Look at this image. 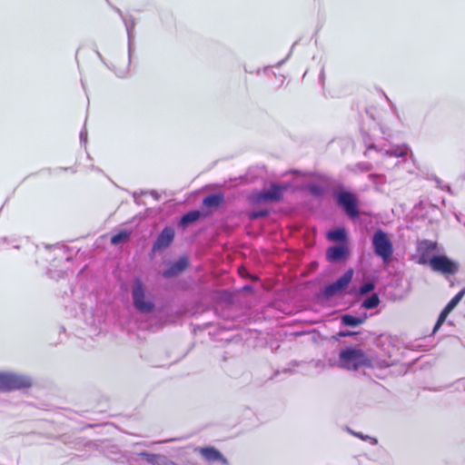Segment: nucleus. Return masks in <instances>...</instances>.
<instances>
[{"label": "nucleus", "mask_w": 465, "mask_h": 465, "mask_svg": "<svg viewBox=\"0 0 465 465\" xmlns=\"http://www.w3.org/2000/svg\"><path fill=\"white\" fill-rule=\"evenodd\" d=\"M339 362L341 368L357 370L361 367L373 368L376 360L361 349L348 347L341 350L339 354Z\"/></svg>", "instance_id": "f257e3e1"}, {"label": "nucleus", "mask_w": 465, "mask_h": 465, "mask_svg": "<svg viewBox=\"0 0 465 465\" xmlns=\"http://www.w3.org/2000/svg\"><path fill=\"white\" fill-rule=\"evenodd\" d=\"M132 298L134 308L142 313H150L154 309L153 296L147 292L140 279H135L132 287Z\"/></svg>", "instance_id": "f03ea898"}, {"label": "nucleus", "mask_w": 465, "mask_h": 465, "mask_svg": "<svg viewBox=\"0 0 465 465\" xmlns=\"http://www.w3.org/2000/svg\"><path fill=\"white\" fill-rule=\"evenodd\" d=\"M371 243L375 254L381 257L383 262H389L393 253V245L387 233L381 229L377 230L372 236Z\"/></svg>", "instance_id": "7ed1b4c3"}, {"label": "nucleus", "mask_w": 465, "mask_h": 465, "mask_svg": "<svg viewBox=\"0 0 465 465\" xmlns=\"http://www.w3.org/2000/svg\"><path fill=\"white\" fill-rule=\"evenodd\" d=\"M31 385L30 378L12 371H0V391H9Z\"/></svg>", "instance_id": "20e7f679"}, {"label": "nucleus", "mask_w": 465, "mask_h": 465, "mask_svg": "<svg viewBox=\"0 0 465 465\" xmlns=\"http://www.w3.org/2000/svg\"><path fill=\"white\" fill-rule=\"evenodd\" d=\"M429 265L433 272L441 273L444 276L454 275L460 270L459 262L450 260L445 255L432 256Z\"/></svg>", "instance_id": "39448f33"}, {"label": "nucleus", "mask_w": 465, "mask_h": 465, "mask_svg": "<svg viewBox=\"0 0 465 465\" xmlns=\"http://www.w3.org/2000/svg\"><path fill=\"white\" fill-rule=\"evenodd\" d=\"M337 203L344 210L351 218H356L359 215L357 197L351 192L341 191L335 193Z\"/></svg>", "instance_id": "423d86ee"}, {"label": "nucleus", "mask_w": 465, "mask_h": 465, "mask_svg": "<svg viewBox=\"0 0 465 465\" xmlns=\"http://www.w3.org/2000/svg\"><path fill=\"white\" fill-rule=\"evenodd\" d=\"M353 276V270L349 269L342 276H341L334 282L328 284L323 289V295L327 298L333 297L341 292H342L349 283L351 282Z\"/></svg>", "instance_id": "0eeeda50"}, {"label": "nucleus", "mask_w": 465, "mask_h": 465, "mask_svg": "<svg viewBox=\"0 0 465 465\" xmlns=\"http://www.w3.org/2000/svg\"><path fill=\"white\" fill-rule=\"evenodd\" d=\"M371 150H375L377 153L385 156L404 157L408 154L410 148L406 144L389 145L388 147H378L373 143H366L365 155H368V153Z\"/></svg>", "instance_id": "6e6552de"}, {"label": "nucleus", "mask_w": 465, "mask_h": 465, "mask_svg": "<svg viewBox=\"0 0 465 465\" xmlns=\"http://www.w3.org/2000/svg\"><path fill=\"white\" fill-rule=\"evenodd\" d=\"M287 186L272 183L269 189L263 190L253 195V200L256 203L263 202H278L282 199L283 192Z\"/></svg>", "instance_id": "1a4fd4ad"}, {"label": "nucleus", "mask_w": 465, "mask_h": 465, "mask_svg": "<svg viewBox=\"0 0 465 465\" xmlns=\"http://www.w3.org/2000/svg\"><path fill=\"white\" fill-rule=\"evenodd\" d=\"M437 243L429 240H422L417 243L418 263L430 264V254L436 251Z\"/></svg>", "instance_id": "9d476101"}, {"label": "nucleus", "mask_w": 465, "mask_h": 465, "mask_svg": "<svg viewBox=\"0 0 465 465\" xmlns=\"http://www.w3.org/2000/svg\"><path fill=\"white\" fill-rule=\"evenodd\" d=\"M174 238V230L171 227H165L158 235L153 245V252H159L166 249L173 242Z\"/></svg>", "instance_id": "9b49d317"}, {"label": "nucleus", "mask_w": 465, "mask_h": 465, "mask_svg": "<svg viewBox=\"0 0 465 465\" xmlns=\"http://www.w3.org/2000/svg\"><path fill=\"white\" fill-rule=\"evenodd\" d=\"M465 291L461 290L444 307V309L441 311L438 321L434 326L433 331L435 332L441 324L445 322L447 316L450 314V312L457 306V304L460 302L462 297L464 296Z\"/></svg>", "instance_id": "f8f14e48"}, {"label": "nucleus", "mask_w": 465, "mask_h": 465, "mask_svg": "<svg viewBox=\"0 0 465 465\" xmlns=\"http://www.w3.org/2000/svg\"><path fill=\"white\" fill-rule=\"evenodd\" d=\"M46 252H48V256H54V260L59 259L60 261H64L66 262L71 261V256L69 255V249L65 245L56 244L54 246L46 247Z\"/></svg>", "instance_id": "ddd939ff"}, {"label": "nucleus", "mask_w": 465, "mask_h": 465, "mask_svg": "<svg viewBox=\"0 0 465 465\" xmlns=\"http://www.w3.org/2000/svg\"><path fill=\"white\" fill-rule=\"evenodd\" d=\"M347 254L348 249L345 244L331 246L326 252L327 260L331 262L344 259Z\"/></svg>", "instance_id": "4468645a"}, {"label": "nucleus", "mask_w": 465, "mask_h": 465, "mask_svg": "<svg viewBox=\"0 0 465 465\" xmlns=\"http://www.w3.org/2000/svg\"><path fill=\"white\" fill-rule=\"evenodd\" d=\"M188 262L185 258H180L163 272V277L169 278L181 273L186 269Z\"/></svg>", "instance_id": "2eb2a0df"}, {"label": "nucleus", "mask_w": 465, "mask_h": 465, "mask_svg": "<svg viewBox=\"0 0 465 465\" xmlns=\"http://www.w3.org/2000/svg\"><path fill=\"white\" fill-rule=\"evenodd\" d=\"M200 453L208 461L220 460L223 463H226V460L222 453L213 447L202 448L200 449Z\"/></svg>", "instance_id": "dca6fc26"}, {"label": "nucleus", "mask_w": 465, "mask_h": 465, "mask_svg": "<svg viewBox=\"0 0 465 465\" xmlns=\"http://www.w3.org/2000/svg\"><path fill=\"white\" fill-rule=\"evenodd\" d=\"M123 21L124 23V25H125V28L127 31L128 54H129V58H130L132 52H133V44H134V29L135 26V22L132 17H129V18L123 17Z\"/></svg>", "instance_id": "f3484780"}, {"label": "nucleus", "mask_w": 465, "mask_h": 465, "mask_svg": "<svg viewBox=\"0 0 465 465\" xmlns=\"http://www.w3.org/2000/svg\"><path fill=\"white\" fill-rule=\"evenodd\" d=\"M367 319V314L362 313L359 316H353L351 314H343L341 318V323L345 326L355 327L362 324Z\"/></svg>", "instance_id": "a211bd4d"}, {"label": "nucleus", "mask_w": 465, "mask_h": 465, "mask_svg": "<svg viewBox=\"0 0 465 465\" xmlns=\"http://www.w3.org/2000/svg\"><path fill=\"white\" fill-rule=\"evenodd\" d=\"M327 238L331 242H345L346 232L342 228H338L328 232Z\"/></svg>", "instance_id": "6ab92c4d"}, {"label": "nucleus", "mask_w": 465, "mask_h": 465, "mask_svg": "<svg viewBox=\"0 0 465 465\" xmlns=\"http://www.w3.org/2000/svg\"><path fill=\"white\" fill-rule=\"evenodd\" d=\"M130 236H131V232H128V231H122L112 236L111 238V243L114 244V245H118V244H121V243H124L126 242L129 239H130Z\"/></svg>", "instance_id": "aec40b11"}, {"label": "nucleus", "mask_w": 465, "mask_h": 465, "mask_svg": "<svg viewBox=\"0 0 465 465\" xmlns=\"http://www.w3.org/2000/svg\"><path fill=\"white\" fill-rule=\"evenodd\" d=\"M223 200L221 194H211L203 199V204L207 207L219 206Z\"/></svg>", "instance_id": "412c9836"}, {"label": "nucleus", "mask_w": 465, "mask_h": 465, "mask_svg": "<svg viewBox=\"0 0 465 465\" xmlns=\"http://www.w3.org/2000/svg\"><path fill=\"white\" fill-rule=\"evenodd\" d=\"M200 217V213L198 211L189 212L185 213L181 219V224L183 226H186L195 221H197Z\"/></svg>", "instance_id": "4be33fe9"}, {"label": "nucleus", "mask_w": 465, "mask_h": 465, "mask_svg": "<svg viewBox=\"0 0 465 465\" xmlns=\"http://www.w3.org/2000/svg\"><path fill=\"white\" fill-rule=\"evenodd\" d=\"M380 300L377 294L368 297L361 304L365 309H374L379 305Z\"/></svg>", "instance_id": "5701e85b"}, {"label": "nucleus", "mask_w": 465, "mask_h": 465, "mask_svg": "<svg viewBox=\"0 0 465 465\" xmlns=\"http://www.w3.org/2000/svg\"><path fill=\"white\" fill-rule=\"evenodd\" d=\"M140 455L144 457L146 461L152 464H158L164 460L163 456L152 454L148 452H142Z\"/></svg>", "instance_id": "b1692460"}, {"label": "nucleus", "mask_w": 465, "mask_h": 465, "mask_svg": "<svg viewBox=\"0 0 465 465\" xmlns=\"http://www.w3.org/2000/svg\"><path fill=\"white\" fill-rule=\"evenodd\" d=\"M371 169V165L368 163H356L353 168H352V171L354 173H364V172H368Z\"/></svg>", "instance_id": "393cba45"}, {"label": "nucleus", "mask_w": 465, "mask_h": 465, "mask_svg": "<svg viewBox=\"0 0 465 465\" xmlns=\"http://www.w3.org/2000/svg\"><path fill=\"white\" fill-rule=\"evenodd\" d=\"M374 283L371 282H365L364 284H362L361 287H360V290H359V292L360 294H366L370 292H371L373 289H374Z\"/></svg>", "instance_id": "a878e982"}, {"label": "nucleus", "mask_w": 465, "mask_h": 465, "mask_svg": "<svg viewBox=\"0 0 465 465\" xmlns=\"http://www.w3.org/2000/svg\"><path fill=\"white\" fill-rule=\"evenodd\" d=\"M268 214V212L266 210H261V211H252L249 213V218L251 220H255L261 217H264Z\"/></svg>", "instance_id": "bb28decb"}, {"label": "nucleus", "mask_w": 465, "mask_h": 465, "mask_svg": "<svg viewBox=\"0 0 465 465\" xmlns=\"http://www.w3.org/2000/svg\"><path fill=\"white\" fill-rule=\"evenodd\" d=\"M64 271H60V272H55L54 270L53 269H49V274H50V277L51 278H54V279H58V278H61L64 275Z\"/></svg>", "instance_id": "cd10ccee"}, {"label": "nucleus", "mask_w": 465, "mask_h": 465, "mask_svg": "<svg viewBox=\"0 0 465 465\" xmlns=\"http://www.w3.org/2000/svg\"><path fill=\"white\" fill-rule=\"evenodd\" d=\"M355 436L362 439V440H369L371 444L372 445H375L377 444V440L375 438H372V437H369V436H363L361 433H353Z\"/></svg>", "instance_id": "c85d7f7f"}, {"label": "nucleus", "mask_w": 465, "mask_h": 465, "mask_svg": "<svg viewBox=\"0 0 465 465\" xmlns=\"http://www.w3.org/2000/svg\"><path fill=\"white\" fill-rule=\"evenodd\" d=\"M80 141L81 143H85L87 142V131L84 128L80 133Z\"/></svg>", "instance_id": "c756f323"}, {"label": "nucleus", "mask_w": 465, "mask_h": 465, "mask_svg": "<svg viewBox=\"0 0 465 465\" xmlns=\"http://www.w3.org/2000/svg\"><path fill=\"white\" fill-rule=\"evenodd\" d=\"M369 177H370L371 180L374 181V179L379 177V175H377V174H370Z\"/></svg>", "instance_id": "7c9ffc66"}, {"label": "nucleus", "mask_w": 465, "mask_h": 465, "mask_svg": "<svg viewBox=\"0 0 465 465\" xmlns=\"http://www.w3.org/2000/svg\"><path fill=\"white\" fill-rule=\"evenodd\" d=\"M117 74H118L119 76H124L125 75V72L124 71L118 72Z\"/></svg>", "instance_id": "2f4dec72"}, {"label": "nucleus", "mask_w": 465, "mask_h": 465, "mask_svg": "<svg viewBox=\"0 0 465 465\" xmlns=\"http://www.w3.org/2000/svg\"><path fill=\"white\" fill-rule=\"evenodd\" d=\"M0 242H3V243H4V242H6V238H2V239L0 240Z\"/></svg>", "instance_id": "473e14b6"}, {"label": "nucleus", "mask_w": 465, "mask_h": 465, "mask_svg": "<svg viewBox=\"0 0 465 465\" xmlns=\"http://www.w3.org/2000/svg\"><path fill=\"white\" fill-rule=\"evenodd\" d=\"M347 335H348V333H341V336H343V337L347 336Z\"/></svg>", "instance_id": "72a5a7b5"}, {"label": "nucleus", "mask_w": 465, "mask_h": 465, "mask_svg": "<svg viewBox=\"0 0 465 465\" xmlns=\"http://www.w3.org/2000/svg\"><path fill=\"white\" fill-rule=\"evenodd\" d=\"M283 63V61L280 62L277 64V66H280Z\"/></svg>", "instance_id": "f704fd0d"}, {"label": "nucleus", "mask_w": 465, "mask_h": 465, "mask_svg": "<svg viewBox=\"0 0 465 465\" xmlns=\"http://www.w3.org/2000/svg\"><path fill=\"white\" fill-rule=\"evenodd\" d=\"M117 12H118V14H120V15L123 17L121 11H120V10H117Z\"/></svg>", "instance_id": "c9c22d12"}]
</instances>
